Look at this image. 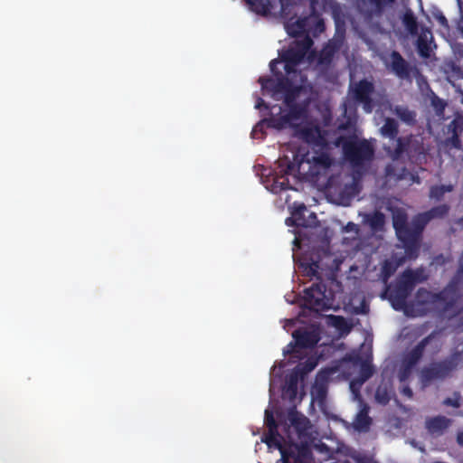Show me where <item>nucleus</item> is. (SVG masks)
<instances>
[{
  "mask_svg": "<svg viewBox=\"0 0 463 463\" xmlns=\"http://www.w3.org/2000/svg\"><path fill=\"white\" fill-rule=\"evenodd\" d=\"M332 163L329 154L324 150L302 153L298 149L293 155L292 161L287 156L278 160L279 173L285 175H298L303 180L317 179L323 171L332 165Z\"/></svg>",
  "mask_w": 463,
  "mask_h": 463,
  "instance_id": "obj_1",
  "label": "nucleus"
},
{
  "mask_svg": "<svg viewBox=\"0 0 463 463\" xmlns=\"http://www.w3.org/2000/svg\"><path fill=\"white\" fill-rule=\"evenodd\" d=\"M278 62V60H272L269 62L270 71L275 78L260 77L259 82L264 94L270 95L275 100H280L283 98L285 105L296 103L303 88L295 85L289 78L284 76L277 68Z\"/></svg>",
  "mask_w": 463,
  "mask_h": 463,
  "instance_id": "obj_2",
  "label": "nucleus"
},
{
  "mask_svg": "<svg viewBox=\"0 0 463 463\" xmlns=\"http://www.w3.org/2000/svg\"><path fill=\"white\" fill-rule=\"evenodd\" d=\"M337 145L342 146L345 158L354 166L361 167L366 162H370L374 155V150L365 139L358 140L355 136H341L337 138Z\"/></svg>",
  "mask_w": 463,
  "mask_h": 463,
  "instance_id": "obj_3",
  "label": "nucleus"
},
{
  "mask_svg": "<svg viewBox=\"0 0 463 463\" xmlns=\"http://www.w3.org/2000/svg\"><path fill=\"white\" fill-rule=\"evenodd\" d=\"M304 272L308 277H315L319 279L318 282L312 284L311 287L304 290L305 306L312 310L319 311L326 307V285L322 281L318 269L319 261L312 260L310 263H303Z\"/></svg>",
  "mask_w": 463,
  "mask_h": 463,
  "instance_id": "obj_4",
  "label": "nucleus"
},
{
  "mask_svg": "<svg viewBox=\"0 0 463 463\" xmlns=\"http://www.w3.org/2000/svg\"><path fill=\"white\" fill-rule=\"evenodd\" d=\"M459 361L460 354L457 352L441 361L433 362L423 367L420 373L421 383L423 386H427L433 381L446 379L457 368Z\"/></svg>",
  "mask_w": 463,
  "mask_h": 463,
  "instance_id": "obj_5",
  "label": "nucleus"
},
{
  "mask_svg": "<svg viewBox=\"0 0 463 463\" xmlns=\"http://www.w3.org/2000/svg\"><path fill=\"white\" fill-rule=\"evenodd\" d=\"M294 136L308 144L313 149L326 150L328 146L327 140L321 128L312 123L305 125H293Z\"/></svg>",
  "mask_w": 463,
  "mask_h": 463,
  "instance_id": "obj_6",
  "label": "nucleus"
},
{
  "mask_svg": "<svg viewBox=\"0 0 463 463\" xmlns=\"http://www.w3.org/2000/svg\"><path fill=\"white\" fill-rule=\"evenodd\" d=\"M412 291L411 287L401 274L393 285L386 286L383 297L389 299L393 309L401 311L406 307L407 299Z\"/></svg>",
  "mask_w": 463,
  "mask_h": 463,
  "instance_id": "obj_7",
  "label": "nucleus"
},
{
  "mask_svg": "<svg viewBox=\"0 0 463 463\" xmlns=\"http://www.w3.org/2000/svg\"><path fill=\"white\" fill-rule=\"evenodd\" d=\"M458 91L462 96V103H463V90L459 87ZM463 132V111L461 113H457L454 119L446 127L445 134L447 135L446 138L443 140V146L448 149H461L462 142L460 140V135Z\"/></svg>",
  "mask_w": 463,
  "mask_h": 463,
  "instance_id": "obj_8",
  "label": "nucleus"
},
{
  "mask_svg": "<svg viewBox=\"0 0 463 463\" xmlns=\"http://www.w3.org/2000/svg\"><path fill=\"white\" fill-rule=\"evenodd\" d=\"M374 92V85L366 79L360 80L351 89L354 100L363 105L365 112L371 113L373 109L372 95Z\"/></svg>",
  "mask_w": 463,
  "mask_h": 463,
  "instance_id": "obj_9",
  "label": "nucleus"
},
{
  "mask_svg": "<svg viewBox=\"0 0 463 463\" xmlns=\"http://www.w3.org/2000/svg\"><path fill=\"white\" fill-rule=\"evenodd\" d=\"M294 342H290L284 350L285 354H294L297 348H313L319 341L318 335L314 331L297 329L292 334Z\"/></svg>",
  "mask_w": 463,
  "mask_h": 463,
  "instance_id": "obj_10",
  "label": "nucleus"
},
{
  "mask_svg": "<svg viewBox=\"0 0 463 463\" xmlns=\"http://www.w3.org/2000/svg\"><path fill=\"white\" fill-rule=\"evenodd\" d=\"M461 282L451 278L448 285L439 292L434 293L435 306L441 305L443 310L453 307L459 298V286Z\"/></svg>",
  "mask_w": 463,
  "mask_h": 463,
  "instance_id": "obj_11",
  "label": "nucleus"
},
{
  "mask_svg": "<svg viewBox=\"0 0 463 463\" xmlns=\"http://www.w3.org/2000/svg\"><path fill=\"white\" fill-rule=\"evenodd\" d=\"M312 44L311 38L305 35L302 40L296 41L293 45L280 54L281 61H288L293 65H298L304 60Z\"/></svg>",
  "mask_w": 463,
  "mask_h": 463,
  "instance_id": "obj_12",
  "label": "nucleus"
},
{
  "mask_svg": "<svg viewBox=\"0 0 463 463\" xmlns=\"http://www.w3.org/2000/svg\"><path fill=\"white\" fill-rule=\"evenodd\" d=\"M288 420L289 424L286 423L284 425V430L287 433L289 442H293V439L289 434V429L291 427L296 430L298 438L300 439L307 436L308 430L310 428V421L304 414L292 409L288 413Z\"/></svg>",
  "mask_w": 463,
  "mask_h": 463,
  "instance_id": "obj_13",
  "label": "nucleus"
},
{
  "mask_svg": "<svg viewBox=\"0 0 463 463\" xmlns=\"http://www.w3.org/2000/svg\"><path fill=\"white\" fill-rule=\"evenodd\" d=\"M265 425L268 432L263 435L261 440L266 443L269 448H279V443L285 441L284 437L279 432L278 423L274 418L272 411L266 410L264 417Z\"/></svg>",
  "mask_w": 463,
  "mask_h": 463,
  "instance_id": "obj_14",
  "label": "nucleus"
},
{
  "mask_svg": "<svg viewBox=\"0 0 463 463\" xmlns=\"http://www.w3.org/2000/svg\"><path fill=\"white\" fill-rule=\"evenodd\" d=\"M276 449L279 450L281 455L278 463H305L304 459L310 455L306 450H300L294 442L288 445L285 441H282L279 443V447Z\"/></svg>",
  "mask_w": 463,
  "mask_h": 463,
  "instance_id": "obj_15",
  "label": "nucleus"
},
{
  "mask_svg": "<svg viewBox=\"0 0 463 463\" xmlns=\"http://www.w3.org/2000/svg\"><path fill=\"white\" fill-rule=\"evenodd\" d=\"M345 35L342 33L329 40L319 52L317 63L328 67L332 64L335 55L340 51L344 44Z\"/></svg>",
  "mask_w": 463,
  "mask_h": 463,
  "instance_id": "obj_16",
  "label": "nucleus"
},
{
  "mask_svg": "<svg viewBox=\"0 0 463 463\" xmlns=\"http://www.w3.org/2000/svg\"><path fill=\"white\" fill-rule=\"evenodd\" d=\"M434 337V333L430 334L421 339L411 351L406 353L402 358V364L406 366V370L413 369L421 360L426 346Z\"/></svg>",
  "mask_w": 463,
  "mask_h": 463,
  "instance_id": "obj_17",
  "label": "nucleus"
},
{
  "mask_svg": "<svg viewBox=\"0 0 463 463\" xmlns=\"http://www.w3.org/2000/svg\"><path fill=\"white\" fill-rule=\"evenodd\" d=\"M390 58L392 71L400 79H408L411 71L410 63L397 51H392Z\"/></svg>",
  "mask_w": 463,
  "mask_h": 463,
  "instance_id": "obj_18",
  "label": "nucleus"
},
{
  "mask_svg": "<svg viewBox=\"0 0 463 463\" xmlns=\"http://www.w3.org/2000/svg\"><path fill=\"white\" fill-rule=\"evenodd\" d=\"M250 11L263 16L269 15L278 5L283 7L282 0H245Z\"/></svg>",
  "mask_w": 463,
  "mask_h": 463,
  "instance_id": "obj_19",
  "label": "nucleus"
},
{
  "mask_svg": "<svg viewBox=\"0 0 463 463\" xmlns=\"http://www.w3.org/2000/svg\"><path fill=\"white\" fill-rule=\"evenodd\" d=\"M451 420L445 416H436L426 420L425 426L429 433L432 436H441L449 427Z\"/></svg>",
  "mask_w": 463,
  "mask_h": 463,
  "instance_id": "obj_20",
  "label": "nucleus"
},
{
  "mask_svg": "<svg viewBox=\"0 0 463 463\" xmlns=\"http://www.w3.org/2000/svg\"><path fill=\"white\" fill-rule=\"evenodd\" d=\"M307 212V209L304 203L295 204L291 212V217L286 219V224L296 227H308L309 223L305 217Z\"/></svg>",
  "mask_w": 463,
  "mask_h": 463,
  "instance_id": "obj_21",
  "label": "nucleus"
},
{
  "mask_svg": "<svg viewBox=\"0 0 463 463\" xmlns=\"http://www.w3.org/2000/svg\"><path fill=\"white\" fill-rule=\"evenodd\" d=\"M309 16H304L297 19L294 22H288L285 24L286 31L291 37H298L303 35L309 26Z\"/></svg>",
  "mask_w": 463,
  "mask_h": 463,
  "instance_id": "obj_22",
  "label": "nucleus"
},
{
  "mask_svg": "<svg viewBox=\"0 0 463 463\" xmlns=\"http://www.w3.org/2000/svg\"><path fill=\"white\" fill-rule=\"evenodd\" d=\"M308 104L309 101L307 99L301 102L285 105L288 108L287 117L290 121L306 118L307 115Z\"/></svg>",
  "mask_w": 463,
  "mask_h": 463,
  "instance_id": "obj_23",
  "label": "nucleus"
},
{
  "mask_svg": "<svg viewBox=\"0 0 463 463\" xmlns=\"http://www.w3.org/2000/svg\"><path fill=\"white\" fill-rule=\"evenodd\" d=\"M402 276L405 279L412 289H414L417 283L424 282L428 279V276L425 274V271L422 268H418L416 269H406L402 273Z\"/></svg>",
  "mask_w": 463,
  "mask_h": 463,
  "instance_id": "obj_24",
  "label": "nucleus"
},
{
  "mask_svg": "<svg viewBox=\"0 0 463 463\" xmlns=\"http://www.w3.org/2000/svg\"><path fill=\"white\" fill-rule=\"evenodd\" d=\"M393 113L405 124L413 126L416 123V112L405 106H395Z\"/></svg>",
  "mask_w": 463,
  "mask_h": 463,
  "instance_id": "obj_25",
  "label": "nucleus"
},
{
  "mask_svg": "<svg viewBox=\"0 0 463 463\" xmlns=\"http://www.w3.org/2000/svg\"><path fill=\"white\" fill-rule=\"evenodd\" d=\"M380 130L383 137L395 139L399 134L398 122L394 118H386Z\"/></svg>",
  "mask_w": 463,
  "mask_h": 463,
  "instance_id": "obj_26",
  "label": "nucleus"
},
{
  "mask_svg": "<svg viewBox=\"0 0 463 463\" xmlns=\"http://www.w3.org/2000/svg\"><path fill=\"white\" fill-rule=\"evenodd\" d=\"M267 121V128L281 130L285 128L291 121L287 117V114L280 116L271 115L265 118Z\"/></svg>",
  "mask_w": 463,
  "mask_h": 463,
  "instance_id": "obj_27",
  "label": "nucleus"
},
{
  "mask_svg": "<svg viewBox=\"0 0 463 463\" xmlns=\"http://www.w3.org/2000/svg\"><path fill=\"white\" fill-rule=\"evenodd\" d=\"M372 424V419L368 416L365 410L361 411L354 422V429L358 431L366 432Z\"/></svg>",
  "mask_w": 463,
  "mask_h": 463,
  "instance_id": "obj_28",
  "label": "nucleus"
},
{
  "mask_svg": "<svg viewBox=\"0 0 463 463\" xmlns=\"http://www.w3.org/2000/svg\"><path fill=\"white\" fill-rule=\"evenodd\" d=\"M434 293L424 288H420L415 294V302L420 306L433 305L435 306Z\"/></svg>",
  "mask_w": 463,
  "mask_h": 463,
  "instance_id": "obj_29",
  "label": "nucleus"
},
{
  "mask_svg": "<svg viewBox=\"0 0 463 463\" xmlns=\"http://www.w3.org/2000/svg\"><path fill=\"white\" fill-rule=\"evenodd\" d=\"M427 33L431 35L430 31L427 30L426 32H423L417 40V49L419 52V54L422 58H429L430 55V48L429 45V40L427 36Z\"/></svg>",
  "mask_w": 463,
  "mask_h": 463,
  "instance_id": "obj_30",
  "label": "nucleus"
},
{
  "mask_svg": "<svg viewBox=\"0 0 463 463\" xmlns=\"http://www.w3.org/2000/svg\"><path fill=\"white\" fill-rule=\"evenodd\" d=\"M396 235L402 242H420L421 238L420 235L416 234L410 225L402 229Z\"/></svg>",
  "mask_w": 463,
  "mask_h": 463,
  "instance_id": "obj_31",
  "label": "nucleus"
},
{
  "mask_svg": "<svg viewBox=\"0 0 463 463\" xmlns=\"http://www.w3.org/2000/svg\"><path fill=\"white\" fill-rule=\"evenodd\" d=\"M299 380H302L301 377L292 370L286 378L285 392L289 393L290 396H296Z\"/></svg>",
  "mask_w": 463,
  "mask_h": 463,
  "instance_id": "obj_32",
  "label": "nucleus"
},
{
  "mask_svg": "<svg viewBox=\"0 0 463 463\" xmlns=\"http://www.w3.org/2000/svg\"><path fill=\"white\" fill-rule=\"evenodd\" d=\"M396 146L393 150L389 149L388 153L393 160H398L409 146V140L404 137H396Z\"/></svg>",
  "mask_w": 463,
  "mask_h": 463,
  "instance_id": "obj_33",
  "label": "nucleus"
},
{
  "mask_svg": "<svg viewBox=\"0 0 463 463\" xmlns=\"http://www.w3.org/2000/svg\"><path fill=\"white\" fill-rule=\"evenodd\" d=\"M402 24L406 30L412 35L418 33V23L413 13L409 10L402 16Z\"/></svg>",
  "mask_w": 463,
  "mask_h": 463,
  "instance_id": "obj_34",
  "label": "nucleus"
},
{
  "mask_svg": "<svg viewBox=\"0 0 463 463\" xmlns=\"http://www.w3.org/2000/svg\"><path fill=\"white\" fill-rule=\"evenodd\" d=\"M449 207L447 204H440L434 206L427 212H424V216L428 219L429 222L435 218H443L448 214Z\"/></svg>",
  "mask_w": 463,
  "mask_h": 463,
  "instance_id": "obj_35",
  "label": "nucleus"
},
{
  "mask_svg": "<svg viewBox=\"0 0 463 463\" xmlns=\"http://www.w3.org/2000/svg\"><path fill=\"white\" fill-rule=\"evenodd\" d=\"M428 223V219L426 218V216H424V213H421L416 215L409 225L412 228L416 234L421 237L424 228Z\"/></svg>",
  "mask_w": 463,
  "mask_h": 463,
  "instance_id": "obj_36",
  "label": "nucleus"
},
{
  "mask_svg": "<svg viewBox=\"0 0 463 463\" xmlns=\"http://www.w3.org/2000/svg\"><path fill=\"white\" fill-rule=\"evenodd\" d=\"M317 366V362L311 359L305 361L304 363L298 364L293 371L304 379V377L310 372H312Z\"/></svg>",
  "mask_w": 463,
  "mask_h": 463,
  "instance_id": "obj_37",
  "label": "nucleus"
},
{
  "mask_svg": "<svg viewBox=\"0 0 463 463\" xmlns=\"http://www.w3.org/2000/svg\"><path fill=\"white\" fill-rule=\"evenodd\" d=\"M453 189L452 185H432L430 189V197L436 200L443 198L446 193L451 192Z\"/></svg>",
  "mask_w": 463,
  "mask_h": 463,
  "instance_id": "obj_38",
  "label": "nucleus"
},
{
  "mask_svg": "<svg viewBox=\"0 0 463 463\" xmlns=\"http://www.w3.org/2000/svg\"><path fill=\"white\" fill-rule=\"evenodd\" d=\"M373 367L368 362L363 361L357 376V378H359V383H365L373 376Z\"/></svg>",
  "mask_w": 463,
  "mask_h": 463,
  "instance_id": "obj_39",
  "label": "nucleus"
},
{
  "mask_svg": "<svg viewBox=\"0 0 463 463\" xmlns=\"http://www.w3.org/2000/svg\"><path fill=\"white\" fill-rule=\"evenodd\" d=\"M311 18H315L316 19V23H315V25H314V34L316 35L317 33H323L325 30H326V25H325V22H324V19L320 17V14L316 11V8L314 6V5L312 4L311 5V13L310 14L308 15Z\"/></svg>",
  "mask_w": 463,
  "mask_h": 463,
  "instance_id": "obj_40",
  "label": "nucleus"
},
{
  "mask_svg": "<svg viewBox=\"0 0 463 463\" xmlns=\"http://www.w3.org/2000/svg\"><path fill=\"white\" fill-rule=\"evenodd\" d=\"M397 269V265L390 260H384L382 269H381V276L383 281L386 283L388 279L395 273Z\"/></svg>",
  "mask_w": 463,
  "mask_h": 463,
  "instance_id": "obj_41",
  "label": "nucleus"
},
{
  "mask_svg": "<svg viewBox=\"0 0 463 463\" xmlns=\"http://www.w3.org/2000/svg\"><path fill=\"white\" fill-rule=\"evenodd\" d=\"M375 400L383 405H385L390 402L391 396L386 386H379L376 389Z\"/></svg>",
  "mask_w": 463,
  "mask_h": 463,
  "instance_id": "obj_42",
  "label": "nucleus"
},
{
  "mask_svg": "<svg viewBox=\"0 0 463 463\" xmlns=\"http://www.w3.org/2000/svg\"><path fill=\"white\" fill-rule=\"evenodd\" d=\"M368 223L373 229H380L384 224V215L380 212H375L368 218Z\"/></svg>",
  "mask_w": 463,
  "mask_h": 463,
  "instance_id": "obj_43",
  "label": "nucleus"
},
{
  "mask_svg": "<svg viewBox=\"0 0 463 463\" xmlns=\"http://www.w3.org/2000/svg\"><path fill=\"white\" fill-rule=\"evenodd\" d=\"M406 256L409 259H416L419 255L420 242H402Z\"/></svg>",
  "mask_w": 463,
  "mask_h": 463,
  "instance_id": "obj_44",
  "label": "nucleus"
},
{
  "mask_svg": "<svg viewBox=\"0 0 463 463\" xmlns=\"http://www.w3.org/2000/svg\"><path fill=\"white\" fill-rule=\"evenodd\" d=\"M409 225L407 216L404 213H399L393 217V228L396 234Z\"/></svg>",
  "mask_w": 463,
  "mask_h": 463,
  "instance_id": "obj_45",
  "label": "nucleus"
},
{
  "mask_svg": "<svg viewBox=\"0 0 463 463\" xmlns=\"http://www.w3.org/2000/svg\"><path fill=\"white\" fill-rule=\"evenodd\" d=\"M267 127V121L265 118L258 122L251 131L252 138H262L265 135L264 128Z\"/></svg>",
  "mask_w": 463,
  "mask_h": 463,
  "instance_id": "obj_46",
  "label": "nucleus"
},
{
  "mask_svg": "<svg viewBox=\"0 0 463 463\" xmlns=\"http://www.w3.org/2000/svg\"><path fill=\"white\" fill-rule=\"evenodd\" d=\"M289 189V182L287 178L280 180V178H277L274 180L272 184V192L278 194L281 191H286Z\"/></svg>",
  "mask_w": 463,
  "mask_h": 463,
  "instance_id": "obj_47",
  "label": "nucleus"
},
{
  "mask_svg": "<svg viewBox=\"0 0 463 463\" xmlns=\"http://www.w3.org/2000/svg\"><path fill=\"white\" fill-rule=\"evenodd\" d=\"M393 2L394 0H370V4L378 14H382L387 5H392Z\"/></svg>",
  "mask_w": 463,
  "mask_h": 463,
  "instance_id": "obj_48",
  "label": "nucleus"
},
{
  "mask_svg": "<svg viewBox=\"0 0 463 463\" xmlns=\"http://www.w3.org/2000/svg\"><path fill=\"white\" fill-rule=\"evenodd\" d=\"M326 387L325 386V384L323 383H316L314 388H313V394L316 395V397L320 400V401H323L326 399Z\"/></svg>",
  "mask_w": 463,
  "mask_h": 463,
  "instance_id": "obj_49",
  "label": "nucleus"
},
{
  "mask_svg": "<svg viewBox=\"0 0 463 463\" xmlns=\"http://www.w3.org/2000/svg\"><path fill=\"white\" fill-rule=\"evenodd\" d=\"M277 60L279 61L277 65L279 63H282V62L284 63V71H285L286 77L288 78V76H290L291 74H296L298 72V70H297L298 65H293L288 61H281L280 57H279V59H277Z\"/></svg>",
  "mask_w": 463,
  "mask_h": 463,
  "instance_id": "obj_50",
  "label": "nucleus"
},
{
  "mask_svg": "<svg viewBox=\"0 0 463 463\" xmlns=\"http://www.w3.org/2000/svg\"><path fill=\"white\" fill-rule=\"evenodd\" d=\"M364 383H359V378H354L350 383V389L355 398L360 397V390Z\"/></svg>",
  "mask_w": 463,
  "mask_h": 463,
  "instance_id": "obj_51",
  "label": "nucleus"
},
{
  "mask_svg": "<svg viewBox=\"0 0 463 463\" xmlns=\"http://www.w3.org/2000/svg\"><path fill=\"white\" fill-rule=\"evenodd\" d=\"M408 174V171L405 167L402 169V174L396 175L394 173V167L392 165H387L386 167V175L387 176H396V180H402L405 177V175Z\"/></svg>",
  "mask_w": 463,
  "mask_h": 463,
  "instance_id": "obj_52",
  "label": "nucleus"
},
{
  "mask_svg": "<svg viewBox=\"0 0 463 463\" xmlns=\"http://www.w3.org/2000/svg\"><path fill=\"white\" fill-rule=\"evenodd\" d=\"M452 278H454L455 279L458 280L461 283L463 282V250L459 256L458 268Z\"/></svg>",
  "mask_w": 463,
  "mask_h": 463,
  "instance_id": "obj_53",
  "label": "nucleus"
},
{
  "mask_svg": "<svg viewBox=\"0 0 463 463\" xmlns=\"http://www.w3.org/2000/svg\"><path fill=\"white\" fill-rule=\"evenodd\" d=\"M432 105L436 110V113L438 115H440L444 112V109H445V107H446V103L439 99V98H435L432 99Z\"/></svg>",
  "mask_w": 463,
  "mask_h": 463,
  "instance_id": "obj_54",
  "label": "nucleus"
},
{
  "mask_svg": "<svg viewBox=\"0 0 463 463\" xmlns=\"http://www.w3.org/2000/svg\"><path fill=\"white\" fill-rule=\"evenodd\" d=\"M455 395L457 396L456 398H450V397L446 398L443 401V404L446 406L458 408L460 406V402H459L460 397L458 393H455Z\"/></svg>",
  "mask_w": 463,
  "mask_h": 463,
  "instance_id": "obj_55",
  "label": "nucleus"
},
{
  "mask_svg": "<svg viewBox=\"0 0 463 463\" xmlns=\"http://www.w3.org/2000/svg\"><path fill=\"white\" fill-rule=\"evenodd\" d=\"M435 18L442 27L449 28L448 19L441 12H439L437 14H435Z\"/></svg>",
  "mask_w": 463,
  "mask_h": 463,
  "instance_id": "obj_56",
  "label": "nucleus"
},
{
  "mask_svg": "<svg viewBox=\"0 0 463 463\" xmlns=\"http://www.w3.org/2000/svg\"><path fill=\"white\" fill-rule=\"evenodd\" d=\"M412 370L413 369H410L409 371H407L406 370V366L402 364V370H401V373H400V379L402 381L405 380L410 375V373H411Z\"/></svg>",
  "mask_w": 463,
  "mask_h": 463,
  "instance_id": "obj_57",
  "label": "nucleus"
},
{
  "mask_svg": "<svg viewBox=\"0 0 463 463\" xmlns=\"http://www.w3.org/2000/svg\"><path fill=\"white\" fill-rule=\"evenodd\" d=\"M345 232H358L357 225L354 223L353 222H349L344 228Z\"/></svg>",
  "mask_w": 463,
  "mask_h": 463,
  "instance_id": "obj_58",
  "label": "nucleus"
},
{
  "mask_svg": "<svg viewBox=\"0 0 463 463\" xmlns=\"http://www.w3.org/2000/svg\"><path fill=\"white\" fill-rule=\"evenodd\" d=\"M255 108L258 109H261L262 108L265 109H269V105L261 98H259L256 101Z\"/></svg>",
  "mask_w": 463,
  "mask_h": 463,
  "instance_id": "obj_59",
  "label": "nucleus"
},
{
  "mask_svg": "<svg viewBox=\"0 0 463 463\" xmlns=\"http://www.w3.org/2000/svg\"><path fill=\"white\" fill-rule=\"evenodd\" d=\"M402 394L407 396L408 398H412L413 392L409 386H404L402 391Z\"/></svg>",
  "mask_w": 463,
  "mask_h": 463,
  "instance_id": "obj_60",
  "label": "nucleus"
},
{
  "mask_svg": "<svg viewBox=\"0 0 463 463\" xmlns=\"http://www.w3.org/2000/svg\"><path fill=\"white\" fill-rule=\"evenodd\" d=\"M457 441L460 446H463V430L458 432L457 436Z\"/></svg>",
  "mask_w": 463,
  "mask_h": 463,
  "instance_id": "obj_61",
  "label": "nucleus"
},
{
  "mask_svg": "<svg viewBox=\"0 0 463 463\" xmlns=\"http://www.w3.org/2000/svg\"><path fill=\"white\" fill-rule=\"evenodd\" d=\"M367 312H368V307H366L365 305H363L362 309L359 313L365 314Z\"/></svg>",
  "mask_w": 463,
  "mask_h": 463,
  "instance_id": "obj_62",
  "label": "nucleus"
},
{
  "mask_svg": "<svg viewBox=\"0 0 463 463\" xmlns=\"http://www.w3.org/2000/svg\"><path fill=\"white\" fill-rule=\"evenodd\" d=\"M333 318L335 319V320L344 321V318L342 317L335 316V317H333Z\"/></svg>",
  "mask_w": 463,
  "mask_h": 463,
  "instance_id": "obj_63",
  "label": "nucleus"
}]
</instances>
